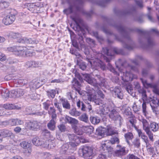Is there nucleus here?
Segmentation results:
<instances>
[{
    "instance_id": "5fc2aeb1",
    "label": "nucleus",
    "mask_w": 159,
    "mask_h": 159,
    "mask_svg": "<svg viewBox=\"0 0 159 159\" xmlns=\"http://www.w3.org/2000/svg\"><path fill=\"white\" fill-rule=\"evenodd\" d=\"M147 8L148 10V12L147 15V16L148 20L150 21H152V18L151 15V8L149 7H148Z\"/></svg>"
},
{
    "instance_id": "a18cd8bd",
    "label": "nucleus",
    "mask_w": 159,
    "mask_h": 159,
    "mask_svg": "<svg viewBox=\"0 0 159 159\" xmlns=\"http://www.w3.org/2000/svg\"><path fill=\"white\" fill-rule=\"evenodd\" d=\"M17 97H20L22 96L25 93L24 89H17L16 90Z\"/></svg>"
},
{
    "instance_id": "aec40b11",
    "label": "nucleus",
    "mask_w": 159,
    "mask_h": 159,
    "mask_svg": "<svg viewBox=\"0 0 159 159\" xmlns=\"http://www.w3.org/2000/svg\"><path fill=\"white\" fill-rule=\"evenodd\" d=\"M72 88L75 90L76 92H77L80 95H81L80 91L79 89L80 87V83L75 78H74L72 81Z\"/></svg>"
},
{
    "instance_id": "b1692460",
    "label": "nucleus",
    "mask_w": 159,
    "mask_h": 159,
    "mask_svg": "<svg viewBox=\"0 0 159 159\" xmlns=\"http://www.w3.org/2000/svg\"><path fill=\"white\" fill-rule=\"evenodd\" d=\"M82 129L84 131L85 133L89 134H92L94 131V128L91 125L83 126Z\"/></svg>"
},
{
    "instance_id": "393cba45",
    "label": "nucleus",
    "mask_w": 159,
    "mask_h": 159,
    "mask_svg": "<svg viewBox=\"0 0 159 159\" xmlns=\"http://www.w3.org/2000/svg\"><path fill=\"white\" fill-rule=\"evenodd\" d=\"M56 119L52 118L47 124L48 128L51 130H53L55 129L56 127Z\"/></svg>"
},
{
    "instance_id": "20e7f679",
    "label": "nucleus",
    "mask_w": 159,
    "mask_h": 159,
    "mask_svg": "<svg viewBox=\"0 0 159 159\" xmlns=\"http://www.w3.org/2000/svg\"><path fill=\"white\" fill-rule=\"evenodd\" d=\"M68 136L71 142L70 143L64 144L61 147L60 152L61 154H67L71 146L75 147L81 142L79 137L74 134H69Z\"/></svg>"
},
{
    "instance_id": "c9c22d12",
    "label": "nucleus",
    "mask_w": 159,
    "mask_h": 159,
    "mask_svg": "<svg viewBox=\"0 0 159 159\" xmlns=\"http://www.w3.org/2000/svg\"><path fill=\"white\" fill-rule=\"evenodd\" d=\"M101 151V152H103L99 155L98 157V159H108L106 153L109 152H106L105 150H103V149H102V147Z\"/></svg>"
},
{
    "instance_id": "603ef678",
    "label": "nucleus",
    "mask_w": 159,
    "mask_h": 159,
    "mask_svg": "<svg viewBox=\"0 0 159 159\" xmlns=\"http://www.w3.org/2000/svg\"><path fill=\"white\" fill-rule=\"evenodd\" d=\"M33 64L34 67H39L42 65V62L40 61H33Z\"/></svg>"
},
{
    "instance_id": "680f3d73",
    "label": "nucleus",
    "mask_w": 159,
    "mask_h": 159,
    "mask_svg": "<svg viewBox=\"0 0 159 159\" xmlns=\"http://www.w3.org/2000/svg\"><path fill=\"white\" fill-rule=\"evenodd\" d=\"M75 133L79 135H82L83 134V132L81 129H79L78 127L77 126L75 129H73Z\"/></svg>"
},
{
    "instance_id": "2eb2a0df",
    "label": "nucleus",
    "mask_w": 159,
    "mask_h": 159,
    "mask_svg": "<svg viewBox=\"0 0 159 159\" xmlns=\"http://www.w3.org/2000/svg\"><path fill=\"white\" fill-rule=\"evenodd\" d=\"M65 120L71 125L72 129H75L77 126V125L79 123L77 120L68 116H66L65 117Z\"/></svg>"
},
{
    "instance_id": "774afa93",
    "label": "nucleus",
    "mask_w": 159,
    "mask_h": 159,
    "mask_svg": "<svg viewBox=\"0 0 159 159\" xmlns=\"http://www.w3.org/2000/svg\"><path fill=\"white\" fill-rule=\"evenodd\" d=\"M63 81L61 79H54V80H52L51 81V83H61L63 82Z\"/></svg>"
},
{
    "instance_id": "5701e85b",
    "label": "nucleus",
    "mask_w": 159,
    "mask_h": 159,
    "mask_svg": "<svg viewBox=\"0 0 159 159\" xmlns=\"http://www.w3.org/2000/svg\"><path fill=\"white\" fill-rule=\"evenodd\" d=\"M8 50L11 52H14L16 55L20 56V53L21 50L23 49L22 47L13 46L8 48Z\"/></svg>"
},
{
    "instance_id": "f257e3e1",
    "label": "nucleus",
    "mask_w": 159,
    "mask_h": 159,
    "mask_svg": "<svg viewBox=\"0 0 159 159\" xmlns=\"http://www.w3.org/2000/svg\"><path fill=\"white\" fill-rule=\"evenodd\" d=\"M113 52L109 53V51L107 48H102V53L98 52L94 54V58H92V60H94L93 61L90 62L92 66L95 68V69L97 70L100 68L103 70H105L106 69L105 65L101 61V59H103L105 60L107 62L109 61V59L107 57L104 56L103 54L106 55L107 56H113L114 53L118 54L120 52V51L117 48H115L113 49Z\"/></svg>"
},
{
    "instance_id": "473e14b6",
    "label": "nucleus",
    "mask_w": 159,
    "mask_h": 159,
    "mask_svg": "<svg viewBox=\"0 0 159 159\" xmlns=\"http://www.w3.org/2000/svg\"><path fill=\"white\" fill-rule=\"evenodd\" d=\"M89 120L91 122L93 125L98 124L100 121V119L98 117L92 116H90Z\"/></svg>"
},
{
    "instance_id": "39448f33",
    "label": "nucleus",
    "mask_w": 159,
    "mask_h": 159,
    "mask_svg": "<svg viewBox=\"0 0 159 159\" xmlns=\"http://www.w3.org/2000/svg\"><path fill=\"white\" fill-rule=\"evenodd\" d=\"M84 76L85 78L84 80L89 84L93 85L94 88L93 89H94V91L97 93L101 98L103 99L105 98V95L100 89L101 86L97 83L96 80L91 78L88 74H86Z\"/></svg>"
},
{
    "instance_id": "f8f14e48",
    "label": "nucleus",
    "mask_w": 159,
    "mask_h": 159,
    "mask_svg": "<svg viewBox=\"0 0 159 159\" xmlns=\"http://www.w3.org/2000/svg\"><path fill=\"white\" fill-rule=\"evenodd\" d=\"M144 86L146 88H151L153 89V91L155 93L159 95V89L157 88L156 85L148 83L146 80L143 78L140 79Z\"/></svg>"
},
{
    "instance_id": "4468645a",
    "label": "nucleus",
    "mask_w": 159,
    "mask_h": 159,
    "mask_svg": "<svg viewBox=\"0 0 159 159\" xmlns=\"http://www.w3.org/2000/svg\"><path fill=\"white\" fill-rule=\"evenodd\" d=\"M15 15L10 14L5 16L2 20V22L6 25L11 24L15 20Z\"/></svg>"
},
{
    "instance_id": "6e6d98bb",
    "label": "nucleus",
    "mask_w": 159,
    "mask_h": 159,
    "mask_svg": "<svg viewBox=\"0 0 159 159\" xmlns=\"http://www.w3.org/2000/svg\"><path fill=\"white\" fill-rule=\"evenodd\" d=\"M43 105L44 108L46 110H48L50 105V102L49 100H47L46 102L43 103Z\"/></svg>"
},
{
    "instance_id": "09e8293b",
    "label": "nucleus",
    "mask_w": 159,
    "mask_h": 159,
    "mask_svg": "<svg viewBox=\"0 0 159 159\" xmlns=\"http://www.w3.org/2000/svg\"><path fill=\"white\" fill-rule=\"evenodd\" d=\"M143 141L145 143L146 147L148 148L149 147L150 144L149 143V140L147 135L145 136L144 137L141 138Z\"/></svg>"
},
{
    "instance_id": "c85d7f7f",
    "label": "nucleus",
    "mask_w": 159,
    "mask_h": 159,
    "mask_svg": "<svg viewBox=\"0 0 159 159\" xmlns=\"http://www.w3.org/2000/svg\"><path fill=\"white\" fill-rule=\"evenodd\" d=\"M41 86V84L39 82V81H33L30 83V88H32L34 89H37Z\"/></svg>"
},
{
    "instance_id": "2f4dec72",
    "label": "nucleus",
    "mask_w": 159,
    "mask_h": 159,
    "mask_svg": "<svg viewBox=\"0 0 159 159\" xmlns=\"http://www.w3.org/2000/svg\"><path fill=\"white\" fill-rule=\"evenodd\" d=\"M72 19L76 23L77 27L80 29L81 27L80 24H82L83 23L82 20L78 17H72Z\"/></svg>"
},
{
    "instance_id": "a211bd4d",
    "label": "nucleus",
    "mask_w": 159,
    "mask_h": 159,
    "mask_svg": "<svg viewBox=\"0 0 159 159\" xmlns=\"http://www.w3.org/2000/svg\"><path fill=\"white\" fill-rule=\"evenodd\" d=\"M70 96L73 101L74 102L75 101V100H76V101H77V102H76V105L78 107V108H80L81 106V110L83 111H85L86 110L85 106V105L83 102H81L80 100L79 99L77 100V97L76 96H75L73 99V97L71 94H70Z\"/></svg>"
},
{
    "instance_id": "412c9836",
    "label": "nucleus",
    "mask_w": 159,
    "mask_h": 159,
    "mask_svg": "<svg viewBox=\"0 0 159 159\" xmlns=\"http://www.w3.org/2000/svg\"><path fill=\"white\" fill-rule=\"evenodd\" d=\"M39 123L35 121H30L28 122L27 124L28 127L32 130H35L39 129Z\"/></svg>"
},
{
    "instance_id": "37998d69",
    "label": "nucleus",
    "mask_w": 159,
    "mask_h": 159,
    "mask_svg": "<svg viewBox=\"0 0 159 159\" xmlns=\"http://www.w3.org/2000/svg\"><path fill=\"white\" fill-rule=\"evenodd\" d=\"M135 130L138 133L139 137L141 138L144 137L146 135L145 133L143 132L141 129H139L138 127H136Z\"/></svg>"
},
{
    "instance_id": "f3484780",
    "label": "nucleus",
    "mask_w": 159,
    "mask_h": 159,
    "mask_svg": "<svg viewBox=\"0 0 159 159\" xmlns=\"http://www.w3.org/2000/svg\"><path fill=\"white\" fill-rule=\"evenodd\" d=\"M17 41L20 43H25L27 44H33L35 43V41L31 39H27L26 37L20 36L18 38Z\"/></svg>"
},
{
    "instance_id": "a19ab883",
    "label": "nucleus",
    "mask_w": 159,
    "mask_h": 159,
    "mask_svg": "<svg viewBox=\"0 0 159 159\" xmlns=\"http://www.w3.org/2000/svg\"><path fill=\"white\" fill-rule=\"evenodd\" d=\"M133 144L134 147L139 148H140V143L139 139L136 138L134 139L133 142Z\"/></svg>"
},
{
    "instance_id": "4be33fe9",
    "label": "nucleus",
    "mask_w": 159,
    "mask_h": 159,
    "mask_svg": "<svg viewBox=\"0 0 159 159\" xmlns=\"http://www.w3.org/2000/svg\"><path fill=\"white\" fill-rule=\"evenodd\" d=\"M1 136L4 138L11 137H13L14 135L11 131L7 129H3L0 130V138H1Z\"/></svg>"
},
{
    "instance_id": "79ce46f5",
    "label": "nucleus",
    "mask_w": 159,
    "mask_h": 159,
    "mask_svg": "<svg viewBox=\"0 0 159 159\" xmlns=\"http://www.w3.org/2000/svg\"><path fill=\"white\" fill-rule=\"evenodd\" d=\"M30 110V109L29 108H26V109H25L26 111L27 112H28V113H27V114L29 115H36L37 116H42L43 114V113H44V111H42V112H34V113H32L30 112V111H29Z\"/></svg>"
},
{
    "instance_id": "ea45409f",
    "label": "nucleus",
    "mask_w": 159,
    "mask_h": 159,
    "mask_svg": "<svg viewBox=\"0 0 159 159\" xmlns=\"http://www.w3.org/2000/svg\"><path fill=\"white\" fill-rule=\"evenodd\" d=\"M3 107L5 109L9 110L15 109L16 108V106L12 104L6 103L3 105Z\"/></svg>"
},
{
    "instance_id": "1a4fd4ad",
    "label": "nucleus",
    "mask_w": 159,
    "mask_h": 159,
    "mask_svg": "<svg viewBox=\"0 0 159 159\" xmlns=\"http://www.w3.org/2000/svg\"><path fill=\"white\" fill-rule=\"evenodd\" d=\"M109 117L113 120L119 123L120 126L123 122V119L119 113L115 109L111 110L109 114Z\"/></svg>"
},
{
    "instance_id": "6e6552de",
    "label": "nucleus",
    "mask_w": 159,
    "mask_h": 159,
    "mask_svg": "<svg viewBox=\"0 0 159 159\" xmlns=\"http://www.w3.org/2000/svg\"><path fill=\"white\" fill-rule=\"evenodd\" d=\"M67 2L69 5V7L63 11L64 13L67 15L72 13L74 8H75L77 10L78 9L77 6L76 5L77 3L79 4L82 3L81 0H68Z\"/></svg>"
},
{
    "instance_id": "ddd939ff",
    "label": "nucleus",
    "mask_w": 159,
    "mask_h": 159,
    "mask_svg": "<svg viewBox=\"0 0 159 159\" xmlns=\"http://www.w3.org/2000/svg\"><path fill=\"white\" fill-rule=\"evenodd\" d=\"M117 149L115 151V155L116 156L121 157L125 155L128 152L125 150V148L122 147L120 145H117L116 146Z\"/></svg>"
},
{
    "instance_id": "13d9d810",
    "label": "nucleus",
    "mask_w": 159,
    "mask_h": 159,
    "mask_svg": "<svg viewBox=\"0 0 159 159\" xmlns=\"http://www.w3.org/2000/svg\"><path fill=\"white\" fill-rule=\"evenodd\" d=\"M10 97L12 98H16L17 97L16 92V90H13L10 92Z\"/></svg>"
},
{
    "instance_id": "e2e57ef3",
    "label": "nucleus",
    "mask_w": 159,
    "mask_h": 159,
    "mask_svg": "<svg viewBox=\"0 0 159 159\" xmlns=\"http://www.w3.org/2000/svg\"><path fill=\"white\" fill-rule=\"evenodd\" d=\"M152 105L155 106H159L158 105V100H157V99H154L152 100L151 102L150 103V105L151 107V105Z\"/></svg>"
},
{
    "instance_id": "f704fd0d",
    "label": "nucleus",
    "mask_w": 159,
    "mask_h": 159,
    "mask_svg": "<svg viewBox=\"0 0 159 159\" xmlns=\"http://www.w3.org/2000/svg\"><path fill=\"white\" fill-rule=\"evenodd\" d=\"M48 114L51 115L52 118L56 119L57 115L56 113V110L53 107H50L48 111Z\"/></svg>"
},
{
    "instance_id": "dca6fc26",
    "label": "nucleus",
    "mask_w": 159,
    "mask_h": 159,
    "mask_svg": "<svg viewBox=\"0 0 159 159\" xmlns=\"http://www.w3.org/2000/svg\"><path fill=\"white\" fill-rule=\"evenodd\" d=\"M23 49L20 52V56L24 57H32L35 55L34 53L31 50L27 49L25 47H22Z\"/></svg>"
},
{
    "instance_id": "e433bc0d",
    "label": "nucleus",
    "mask_w": 159,
    "mask_h": 159,
    "mask_svg": "<svg viewBox=\"0 0 159 159\" xmlns=\"http://www.w3.org/2000/svg\"><path fill=\"white\" fill-rule=\"evenodd\" d=\"M1 96L4 99L10 97V92L7 89L3 90L1 92Z\"/></svg>"
},
{
    "instance_id": "9d476101",
    "label": "nucleus",
    "mask_w": 159,
    "mask_h": 159,
    "mask_svg": "<svg viewBox=\"0 0 159 159\" xmlns=\"http://www.w3.org/2000/svg\"><path fill=\"white\" fill-rule=\"evenodd\" d=\"M32 142L36 146H42L43 147L45 148H49L50 147L48 140H45L44 139L38 137L34 138Z\"/></svg>"
},
{
    "instance_id": "9b49d317",
    "label": "nucleus",
    "mask_w": 159,
    "mask_h": 159,
    "mask_svg": "<svg viewBox=\"0 0 159 159\" xmlns=\"http://www.w3.org/2000/svg\"><path fill=\"white\" fill-rule=\"evenodd\" d=\"M141 122L143 125V129L146 133L150 140L152 142H153L154 141L153 134L149 129L148 122L146 119H142Z\"/></svg>"
},
{
    "instance_id": "a878e982",
    "label": "nucleus",
    "mask_w": 159,
    "mask_h": 159,
    "mask_svg": "<svg viewBox=\"0 0 159 159\" xmlns=\"http://www.w3.org/2000/svg\"><path fill=\"white\" fill-rule=\"evenodd\" d=\"M106 135L108 136H111L115 134H118L117 132L114 130L113 128L111 126L107 127V129L106 130Z\"/></svg>"
},
{
    "instance_id": "0eeeda50",
    "label": "nucleus",
    "mask_w": 159,
    "mask_h": 159,
    "mask_svg": "<svg viewBox=\"0 0 159 159\" xmlns=\"http://www.w3.org/2000/svg\"><path fill=\"white\" fill-rule=\"evenodd\" d=\"M94 149L87 146H84L81 147L79 150L78 153L79 155L85 158L91 157L94 154L93 151Z\"/></svg>"
},
{
    "instance_id": "052dcab7",
    "label": "nucleus",
    "mask_w": 159,
    "mask_h": 159,
    "mask_svg": "<svg viewBox=\"0 0 159 159\" xmlns=\"http://www.w3.org/2000/svg\"><path fill=\"white\" fill-rule=\"evenodd\" d=\"M126 90L130 94H132L133 93V89L132 86L130 85H129L126 87Z\"/></svg>"
},
{
    "instance_id": "8fccbe9b",
    "label": "nucleus",
    "mask_w": 159,
    "mask_h": 159,
    "mask_svg": "<svg viewBox=\"0 0 159 159\" xmlns=\"http://www.w3.org/2000/svg\"><path fill=\"white\" fill-rule=\"evenodd\" d=\"M143 58L142 56H136V59L135 60H133L132 62L136 65H137L139 64L138 61L139 60H142Z\"/></svg>"
},
{
    "instance_id": "4c0bfd02",
    "label": "nucleus",
    "mask_w": 159,
    "mask_h": 159,
    "mask_svg": "<svg viewBox=\"0 0 159 159\" xmlns=\"http://www.w3.org/2000/svg\"><path fill=\"white\" fill-rule=\"evenodd\" d=\"M79 119L81 121H83L86 123L89 122V119L88 116L86 114H83L79 117Z\"/></svg>"
},
{
    "instance_id": "c756f323",
    "label": "nucleus",
    "mask_w": 159,
    "mask_h": 159,
    "mask_svg": "<svg viewBox=\"0 0 159 159\" xmlns=\"http://www.w3.org/2000/svg\"><path fill=\"white\" fill-rule=\"evenodd\" d=\"M124 137L127 143L129 144L130 143L129 140H132L134 138V135L132 133L129 132L125 134Z\"/></svg>"
},
{
    "instance_id": "4d7b16f0",
    "label": "nucleus",
    "mask_w": 159,
    "mask_h": 159,
    "mask_svg": "<svg viewBox=\"0 0 159 159\" xmlns=\"http://www.w3.org/2000/svg\"><path fill=\"white\" fill-rule=\"evenodd\" d=\"M17 82L19 84L23 85L27 84L28 81L26 79H20L18 80Z\"/></svg>"
},
{
    "instance_id": "72a5a7b5",
    "label": "nucleus",
    "mask_w": 159,
    "mask_h": 159,
    "mask_svg": "<svg viewBox=\"0 0 159 159\" xmlns=\"http://www.w3.org/2000/svg\"><path fill=\"white\" fill-rule=\"evenodd\" d=\"M62 104L64 108L69 110L70 108V105L68 101L65 99H62L61 100Z\"/></svg>"
},
{
    "instance_id": "7c9ffc66",
    "label": "nucleus",
    "mask_w": 159,
    "mask_h": 159,
    "mask_svg": "<svg viewBox=\"0 0 159 159\" xmlns=\"http://www.w3.org/2000/svg\"><path fill=\"white\" fill-rule=\"evenodd\" d=\"M69 113L72 116L77 117L80 116L81 113L77 111L76 108H73L69 111Z\"/></svg>"
},
{
    "instance_id": "de8ad7c7",
    "label": "nucleus",
    "mask_w": 159,
    "mask_h": 159,
    "mask_svg": "<svg viewBox=\"0 0 159 159\" xmlns=\"http://www.w3.org/2000/svg\"><path fill=\"white\" fill-rule=\"evenodd\" d=\"M151 107L153 112L156 115L159 114V106H155L152 105H151Z\"/></svg>"
},
{
    "instance_id": "69168bd1",
    "label": "nucleus",
    "mask_w": 159,
    "mask_h": 159,
    "mask_svg": "<svg viewBox=\"0 0 159 159\" xmlns=\"http://www.w3.org/2000/svg\"><path fill=\"white\" fill-rule=\"evenodd\" d=\"M146 102H143L142 104V110L143 113L145 115H146V114L147 113V111L146 110Z\"/></svg>"
},
{
    "instance_id": "f03ea898",
    "label": "nucleus",
    "mask_w": 159,
    "mask_h": 159,
    "mask_svg": "<svg viewBox=\"0 0 159 159\" xmlns=\"http://www.w3.org/2000/svg\"><path fill=\"white\" fill-rule=\"evenodd\" d=\"M114 26L120 32L123 36V40L119 39V40L123 42L125 40V42H124V47L129 50L132 49L133 47L132 45L133 42L129 35V33L130 31L134 30L142 35H145L147 33V32L144 30L138 29L133 30L125 28L121 24L115 25Z\"/></svg>"
},
{
    "instance_id": "423d86ee",
    "label": "nucleus",
    "mask_w": 159,
    "mask_h": 159,
    "mask_svg": "<svg viewBox=\"0 0 159 159\" xmlns=\"http://www.w3.org/2000/svg\"><path fill=\"white\" fill-rule=\"evenodd\" d=\"M120 142V140L117 136L113 137L110 140H107L102 142V147L103 150L108 152L111 153L113 151V148L110 145V144H113L115 143L118 144Z\"/></svg>"
},
{
    "instance_id": "bb28decb",
    "label": "nucleus",
    "mask_w": 159,
    "mask_h": 159,
    "mask_svg": "<svg viewBox=\"0 0 159 159\" xmlns=\"http://www.w3.org/2000/svg\"><path fill=\"white\" fill-rule=\"evenodd\" d=\"M149 129H151V131L153 132H156L158 130L159 125L158 124L155 122H152L150 123L149 125Z\"/></svg>"
},
{
    "instance_id": "0e129e2a",
    "label": "nucleus",
    "mask_w": 159,
    "mask_h": 159,
    "mask_svg": "<svg viewBox=\"0 0 159 159\" xmlns=\"http://www.w3.org/2000/svg\"><path fill=\"white\" fill-rule=\"evenodd\" d=\"M138 91L139 93H141L142 94V96L144 98L146 97H147V95L146 93V91L143 89L141 88L140 89L138 90Z\"/></svg>"
},
{
    "instance_id": "49530a36",
    "label": "nucleus",
    "mask_w": 159,
    "mask_h": 159,
    "mask_svg": "<svg viewBox=\"0 0 159 159\" xmlns=\"http://www.w3.org/2000/svg\"><path fill=\"white\" fill-rule=\"evenodd\" d=\"M20 145L23 148L27 149L30 148V144L26 141H23L20 143Z\"/></svg>"
},
{
    "instance_id": "3c124183",
    "label": "nucleus",
    "mask_w": 159,
    "mask_h": 159,
    "mask_svg": "<svg viewBox=\"0 0 159 159\" xmlns=\"http://www.w3.org/2000/svg\"><path fill=\"white\" fill-rule=\"evenodd\" d=\"M86 41L91 46L93 47L95 45V42L93 39L90 38H87Z\"/></svg>"
},
{
    "instance_id": "6ab92c4d",
    "label": "nucleus",
    "mask_w": 159,
    "mask_h": 159,
    "mask_svg": "<svg viewBox=\"0 0 159 159\" xmlns=\"http://www.w3.org/2000/svg\"><path fill=\"white\" fill-rule=\"evenodd\" d=\"M113 95H115V97L122 99L123 97V94L121 91V89L119 87H116L112 90Z\"/></svg>"
},
{
    "instance_id": "c03bdc74",
    "label": "nucleus",
    "mask_w": 159,
    "mask_h": 159,
    "mask_svg": "<svg viewBox=\"0 0 159 159\" xmlns=\"http://www.w3.org/2000/svg\"><path fill=\"white\" fill-rule=\"evenodd\" d=\"M132 108L134 112L137 113L139 111L140 108V106L138 105L136 102H134L132 107Z\"/></svg>"
},
{
    "instance_id": "bf43d9fd",
    "label": "nucleus",
    "mask_w": 159,
    "mask_h": 159,
    "mask_svg": "<svg viewBox=\"0 0 159 159\" xmlns=\"http://www.w3.org/2000/svg\"><path fill=\"white\" fill-rule=\"evenodd\" d=\"M9 125L11 126L16 125V119H9Z\"/></svg>"
},
{
    "instance_id": "7ed1b4c3",
    "label": "nucleus",
    "mask_w": 159,
    "mask_h": 159,
    "mask_svg": "<svg viewBox=\"0 0 159 159\" xmlns=\"http://www.w3.org/2000/svg\"><path fill=\"white\" fill-rule=\"evenodd\" d=\"M107 58H109L110 60L108 62H109L111 59L109 57H107ZM116 67L118 70L120 71V73H118L116 71L114 68L109 63H108L107 67L114 74L120 76L121 79L125 82L131 81L134 78H135L133 74L131 73L130 72H128L126 70H122V69L119 68V66L117 65Z\"/></svg>"
},
{
    "instance_id": "cd10ccee",
    "label": "nucleus",
    "mask_w": 159,
    "mask_h": 159,
    "mask_svg": "<svg viewBox=\"0 0 159 159\" xmlns=\"http://www.w3.org/2000/svg\"><path fill=\"white\" fill-rule=\"evenodd\" d=\"M106 129L98 128L96 129L95 134L99 136L104 137L105 135Z\"/></svg>"
},
{
    "instance_id": "864d4df0",
    "label": "nucleus",
    "mask_w": 159,
    "mask_h": 159,
    "mask_svg": "<svg viewBox=\"0 0 159 159\" xmlns=\"http://www.w3.org/2000/svg\"><path fill=\"white\" fill-rule=\"evenodd\" d=\"M57 127L61 132H65L66 129V126L63 124H60L58 125Z\"/></svg>"
},
{
    "instance_id": "338daca9",
    "label": "nucleus",
    "mask_w": 159,
    "mask_h": 159,
    "mask_svg": "<svg viewBox=\"0 0 159 159\" xmlns=\"http://www.w3.org/2000/svg\"><path fill=\"white\" fill-rule=\"evenodd\" d=\"M54 105L57 107L60 113L62 111V110L61 108V106H60L59 104L57 102H55L54 103Z\"/></svg>"
},
{
    "instance_id": "58836bf2",
    "label": "nucleus",
    "mask_w": 159,
    "mask_h": 159,
    "mask_svg": "<svg viewBox=\"0 0 159 159\" xmlns=\"http://www.w3.org/2000/svg\"><path fill=\"white\" fill-rule=\"evenodd\" d=\"M47 95L49 98H53L56 94V91L55 90H50L47 92Z\"/></svg>"
}]
</instances>
